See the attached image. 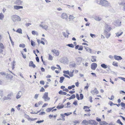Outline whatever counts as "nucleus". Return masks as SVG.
Returning <instances> with one entry per match:
<instances>
[{
  "mask_svg": "<svg viewBox=\"0 0 125 125\" xmlns=\"http://www.w3.org/2000/svg\"><path fill=\"white\" fill-rule=\"evenodd\" d=\"M45 113L44 112H41L39 114V115H45Z\"/></svg>",
  "mask_w": 125,
  "mask_h": 125,
  "instance_id": "obj_63",
  "label": "nucleus"
},
{
  "mask_svg": "<svg viewBox=\"0 0 125 125\" xmlns=\"http://www.w3.org/2000/svg\"><path fill=\"white\" fill-rule=\"evenodd\" d=\"M67 45L69 47H71V48H73L74 47V45L72 43L71 44H69Z\"/></svg>",
  "mask_w": 125,
  "mask_h": 125,
  "instance_id": "obj_41",
  "label": "nucleus"
},
{
  "mask_svg": "<svg viewBox=\"0 0 125 125\" xmlns=\"http://www.w3.org/2000/svg\"><path fill=\"white\" fill-rule=\"evenodd\" d=\"M75 18L73 16L70 15L69 16V19L71 20H73Z\"/></svg>",
  "mask_w": 125,
  "mask_h": 125,
  "instance_id": "obj_50",
  "label": "nucleus"
},
{
  "mask_svg": "<svg viewBox=\"0 0 125 125\" xmlns=\"http://www.w3.org/2000/svg\"><path fill=\"white\" fill-rule=\"evenodd\" d=\"M42 98L44 99L45 101L50 100V98L48 97V93L45 92L42 96Z\"/></svg>",
  "mask_w": 125,
  "mask_h": 125,
  "instance_id": "obj_4",
  "label": "nucleus"
},
{
  "mask_svg": "<svg viewBox=\"0 0 125 125\" xmlns=\"http://www.w3.org/2000/svg\"><path fill=\"white\" fill-rule=\"evenodd\" d=\"M60 115L61 116H62V120L64 121L65 120V119L64 118L65 115H64V114H61Z\"/></svg>",
  "mask_w": 125,
  "mask_h": 125,
  "instance_id": "obj_34",
  "label": "nucleus"
},
{
  "mask_svg": "<svg viewBox=\"0 0 125 125\" xmlns=\"http://www.w3.org/2000/svg\"><path fill=\"white\" fill-rule=\"evenodd\" d=\"M118 78L119 79H121V80H122L124 81L125 82V78H123V77H119Z\"/></svg>",
  "mask_w": 125,
  "mask_h": 125,
  "instance_id": "obj_61",
  "label": "nucleus"
},
{
  "mask_svg": "<svg viewBox=\"0 0 125 125\" xmlns=\"http://www.w3.org/2000/svg\"><path fill=\"white\" fill-rule=\"evenodd\" d=\"M11 18L12 20L14 22H18L21 20L20 17L16 15H13L12 17Z\"/></svg>",
  "mask_w": 125,
  "mask_h": 125,
  "instance_id": "obj_3",
  "label": "nucleus"
},
{
  "mask_svg": "<svg viewBox=\"0 0 125 125\" xmlns=\"http://www.w3.org/2000/svg\"><path fill=\"white\" fill-rule=\"evenodd\" d=\"M22 92L21 91H19L18 92L16 96V98L17 99L20 98L21 97L22 94Z\"/></svg>",
  "mask_w": 125,
  "mask_h": 125,
  "instance_id": "obj_12",
  "label": "nucleus"
},
{
  "mask_svg": "<svg viewBox=\"0 0 125 125\" xmlns=\"http://www.w3.org/2000/svg\"><path fill=\"white\" fill-rule=\"evenodd\" d=\"M74 72V70H73L72 72L70 71V73H69V75L70 77H72L73 76V73Z\"/></svg>",
  "mask_w": 125,
  "mask_h": 125,
  "instance_id": "obj_24",
  "label": "nucleus"
},
{
  "mask_svg": "<svg viewBox=\"0 0 125 125\" xmlns=\"http://www.w3.org/2000/svg\"><path fill=\"white\" fill-rule=\"evenodd\" d=\"M97 66V64L95 63H93L91 65V68L93 70H95Z\"/></svg>",
  "mask_w": 125,
  "mask_h": 125,
  "instance_id": "obj_7",
  "label": "nucleus"
},
{
  "mask_svg": "<svg viewBox=\"0 0 125 125\" xmlns=\"http://www.w3.org/2000/svg\"><path fill=\"white\" fill-rule=\"evenodd\" d=\"M121 5H125V0H124L122 1L121 3Z\"/></svg>",
  "mask_w": 125,
  "mask_h": 125,
  "instance_id": "obj_60",
  "label": "nucleus"
},
{
  "mask_svg": "<svg viewBox=\"0 0 125 125\" xmlns=\"http://www.w3.org/2000/svg\"><path fill=\"white\" fill-rule=\"evenodd\" d=\"M67 62V59L66 57H64L62 58L61 62L62 63H65Z\"/></svg>",
  "mask_w": 125,
  "mask_h": 125,
  "instance_id": "obj_11",
  "label": "nucleus"
},
{
  "mask_svg": "<svg viewBox=\"0 0 125 125\" xmlns=\"http://www.w3.org/2000/svg\"><path fill=\"white\" fill-rule=\"evenodd\" d=\"M99 123L100 125H106L108 124V123L104 121H101Z\"/></svg>",
  "mask_w": 125,
  "mask_h": 125,
  "instance_id": "obj_22",
  "label": "nucleus"
},
{
  "mask_svg": "<svg viewBox=\"0 0 125 125\" xmlns=\"http://www.w3.org/2000/svg\"><path fill=\"white\" fill-rule=\"evenodd\" d=\"M96 120L98 122H100L101 121V119L98 117H97L96 118Z\"/></svg>",
  "mask_w": 125,
  "mask_h": 125,
  "instance_id": "obj_58",
  "label": "nucleus"
},
{
  "mask_svg": "<svg viewBox=\"0 0 125 125\" xmlns=\"http://www.w3.org/2000/svg\"><path fill=\"white\" fill-rule=\"evenodd\" d=\"M73 104H74L75 105H78L77 104V101L76 100L74 101L73 103Z\"/></svg>",
  "mask_w": 125,
  "mask_h": 125,
  "instance_id": "obj_51",
  "label": "nucleus"
},
{
  "mask_svg": "<svg viewBox=\"0 0 125 125\" xmlns=\"http://www.w3.org/2000/svg\"><path fill=\"white\" fill-rule=\"evenodd\" d=\"M15 62V61H14L13 62H12V69H13L14 68V63Z\"/></svg>",
  "mask_w": 125,
  "mask_h": 125,
  "instance_id": "obj_47",
  "label": "nucleus"
},
{
  "mask_svg": "<svg viewBox=\"0 0 125 125\" xmlns=\"http://www.w3.org/2000/svg\"><path fill=\"white\" fill-rule=\"evenodd\" d=\"M123 33V32H122L120 34H118V33H115L116 34V36H117L118 37L120 36H121Z\"/></svg>",
  "mask_w": 125,
  "mask_h": 125,
  "instance_id": "obj_49",
  "label": "nucleus"
},
{
  "mask_svg": "<svg viewBox=\"0 0 125 125\" xmlns=\"http://www.w3.org/2000/svg\"><path fill=\"white\" fill-rule=\"evenodd\" d=\"M116 123L121 125H123V124L121 122L120 120L119 119H118L117 120Z\"/></svg>",
  "mask_w": 125,
  "mask_h": 125,
  "instance_id": "obj_31",
  "label": "nucleus"
},
{
  "mask_svg": "<svg viewBox=\"0 0 125 125\" xmlns=\"http://www.w3.org/2000/svg\"><path fill=\"white\" fill-rule=\"evenodd\" d=\"M79 48L78 49V50H82L83 49V47L82 46H79Z\"/></svg>",
  "mask_w": 125,
  "mask_h": 125,
  "instance_id": "obj_53",
  "label": "nucleus"
},
{
  "mask_svg": "<svg viewBox=\"0 0 125 125\" xmlns=\"http://www.w3.org/2000/svg\"><path fill=\"white\" fill-rule=\"evenodd\" d=\"M0 47L1 49H3L4 48V46L3 44L1 43L0 42Z\"/></svg>",
  "mask_w": 125,
  "mask_h": 125,
  "instance_id": "obj_44",
  "label": "nucleus"
},
{
  "mask_svg": "<svg viewBox=\"0 0 125 125\" xmlns=\"http://www.w3.org/2000/svg\"><path fill=\"white\" fill-rule=\"evenodd\" d=\"M96 2L104 7H107L110 5V3L106 0H96Z\"/></svg>",
  "mask_w": 125,
  "mask_h": 125,
  "instance_id": "obj_2",
  "label": "nucleus"
},
{
  "mask_svg": "<svg viewBox=\"0 0 125 125\" xmlns=\"http://www.w3.org/2000/svg\"><path fill=\"white\" fill-rule=\"evenodd\" d=\"M45 91V90L43 87H42L41 88V89L40 90V92H44Z\"/></svg>",
  "mask_w": 125,
  "mask_h": 125,
  "instance_id": "obj_55",
  "label": "nucleus"
},
{
  "mask_svg": "<svg viewBox=\"0 0 125 125\" xmlns=\"http://www.w3.org/2000/svg\"><path fill=\"white\" fill-rule=\"evenodd\" d=\"M72 114V112L65 113L64 114V115L66 116H68Z\"/></svg>",
  "mask_w": 125,
  "mask_h": 125,
  "instance_id": "obj_43",
  "label": "nucleus"
},
{
  "mask_svg": "<svg viewBox=\"0 0 125 125\" xmlns=\"http://www.w3.org/2000/svg\"><path fill=\"white\" fill-rule=\"evenodd\" d=\"M31 33L33 35H38L37 32L35 31H31Z\"/></svg>",
  "mask_w": 125,
  "mask_h": 125,
  "instance_id": "obj_28",
  "label": "nucleus"
},
{
  "mask_svg": "<svg viewBox=\"0 0 125 125\" xmlns=\"http://www.w3.org/2000/svg\"><path fill=\"white\" fill-rule=\"evenodd\" d=\"M31 45L33 46L35 45V43L32 40H31Z\"/></svg>",
  "mask_w": 125,
  "mask_h": 125,
  "instance_id": "obj_39",
  "label": "nucleus"
},
{
  "mask_svg": "<svg viewBox=\"0 0 125 125\" xmlns=\"http://www.w3.org/2000/svg\"><path fill=\"white\" fill-rule=\"evenodd\" d=\"M97 57L96 56H92L91 59V61L92 62H94L96 61Z\"/></svg>",
  "mask_w": 125,
  "mask_h": 125,
  "instance_id": "obj_19",
  "label": "nucleus"
},
{
  "mask_svg": "<svg viewBox=\"0 0 125 125\" xmlns=\"http://www.w3.org/2000/svg\"><path fill=\"white\" fill-rule=\"evenodd\" d=\"M65 78L63 76L60 77V83H62L63 82V81L64 79Z\"/></svg>",
  "mask_w": 125,
  "mask_h": 125,
  "instance_id": "obj_25",
  "label": "nucleus"
},
{
  "mask_svg": "<svg viewBox=\"0 0 125 125\" xmlns=\"http://www.w3.org/2000/svg\"><path fill=\"white\" fill-rule=\"evenodd\" d=\"M101 66L104 69H106L107 68V65L104 63L101 64Z\"/></svg>",
  "mask_w": 125,
  "mask_h": 125,
  "instance_id": "obj_26",
  "label": "nucleus"
},
{
  "mask_svg": "<svg viewBox=\"0 0 125 125\" xmlns=\"http://www.w3.org/2000/svg\"><path fill=\"white\" fill-rule=\"evenodd\" d=\"M121 22L119 20L115 21L114 25L116 26H120L121 25Z\"/></svg>",
  "mask_w": 125,
  "mask_h": 125,
  "instance_id": "obj_6",
  "label": "nucleus"
},
{
  "mask_svg": "<svg viewBox=\"0 0 125 125\" xmlns=\"http://www.w3.org/2000/svg\"><path fill=\"white\" fill-rule=\"evenodd\" d=\"M111 28L110 27L109 25L107 24H105L103 33L105 35L106 37L107 38H108L110 35V34L109 32L111 30Z\"/></svg>",
  "mask_w": 125,
  "mask_h": 125,
  "instance_id": "obj_1",
  "label": "nucleus"
},
{
  "mask_svg": "<svg viewBox=\"0 0 125 125\" xmlns=\"http://www.w3.org/2000/svg\"><path fill=\"white\" fill-rule=\"evenodd\" d=\"M52 56L50 54H49L48 57L49 60H52Z\"/></svg>",
  "mask_w": 125,
  "mask_h": 125,
  "instance_id": "obj_45",
  "label": "nucleus"
},
{
  "mask_svg": "<svg viewBox=\"0 0 125 125\" xmlns=\"http://www.w3.org/2000/svg\"><path fill=\"white\" fill-rule=\"evenodd\" d=\"M89 107H88L87 106H84L83 107V109L85 110V112H90L91 111V110L90 109H88L87 110V109H89Z\"/></svg>",
  "mask_w": 125,
  "mask_h": 125,
  "instance_id": "obj_18",
  "label": "nucleus"
},
{
  "mask_svg": "<svg viewBox=\"0 0 125 125\" xmlns=\"http://www.w3.org/2000/svg\"><path fill=\"white\" fill-rule=\"evenodd\" d=\"M44 121L43 120H42L38 121H37L36 122V123L40 124L41 123L43 122Z\"/></svg>",
  "mask_w": 125,
  "mask_h": 125,
  "instance_id": "obj_54",
  "label": "nucleus"
},
{
  "mask_svg": "<svg viewBox=\"0 0 125 125\" xmlns=\"http://www.w3.org/2000/svg\"><path fill=\"white\" fill-rule=\"evenodd\" d=\"M13 94L12 93H11L10 94H9L7 95L9 97H10L12 96H13Z\"/></svg>",
  "mask_w": 125,
  "mask_h": 125,
  "instance_id": "obj_64",
  "label": "nucleus"
},
{
  "mask_svg": "<svg viewBox=\"0 0 125 125\" xmlns=\"http://www.w3.org/2000/svg\"><path fill=\"white\" fill-rule=\"evenodd\" d=\"M76 60L78 65H79L81 63L82 58L81 57H78L76 58Z\"/></svg>",
  "mask_w": 125,
  "mask_h": 125,
  "instance_id": "obj_8",
  "label": "nucleus"
},
{
  "mask_svg": "<svg viewBox=\"0 0 125 125\" xmlns=\"http://www.w3.org/2000/svg\"><path fill=\"white\" fill-rule=\"evenodd\" d=\"M4 18V15L2 13H0V19L2 20Z\"/></svg>",
  "mask_w": 125,
  "mask_h": 125,
  "instance_id": "obj_38",
  "label": "nucleus"
},
{
  "mask_svg": "<svg viewBox=\"0 0 125 125\" xmlns=\"http://www.w3.org/2000/svg\"><path fill=\"white\" fill-rule=\"evenodd\" d=\"M114 98V96L113 95H112L111 96V98H110L109 97H108V99H110V100H112Z\"/></svg>",
  "mask_w": 125,
  "mask_h": 125,
  "instance_id": "obj_62",
  "label": "nucleus"
},
{
  "mask_svg": "<svg viewBox=\"0 0 125 125\" xmlns=\"http://www.w3.org/2000/svg\"><path fill=\"white\" fill-rule=\"evenodd\" d=\"M91 93L93 95H94L95 94H98L99 92L97 90L96 88H95L94 89V90H92L91 92Z\"/></svg>",
  "mask_w": 125,
  "mask_h": 125,
  "instance_id": "obj_9",
  "label": "nucleus"
},
{
  "mask_svg": "<svg viewBox=\"0 0 125 125\" xmlns=\"http://www.w3.org/2000/svg\"><path fill=\"white\" fill-rule=\"evenodd\" d=\"M71 66L73 67H75L76 65V64L75 63H73V64H72L71 65Z\"/></svg>",
  "mask_w": 125,
  "mask_h": 125,
  "instance_id": "obj_52",
  "label": "nucleus"
},
{
  "mask_svg": "<svg viewBox=\"0 0 125 125\" xmlns=\"http://www.w3.org/2000/svg\"><path fill=\"white\" fill-rule=\"evenodd\" d=\"M83 124L87 125L89 124V121H88L85 120H83L82 123Z\"/></svg>",
  "mask_w": 125,
  "mask_h": 125,
  "instance_id": "obj_21",
  "label": "nucleus"
},
{
  "mask_svg": "<svg viewBox=\"0 0 125 125\" xmlns=\"http://www.w3.org/2000/svg\"><path fill=\"white\" fill-rule=\"evenodd\" d=\"M9 38H10V40L11 42V43L12 44V45H13L14 44V42L12 40L11 38V37L10 36V35H9Z\"/></svg>",
  "mask_w": 125,
  "mask_h": 125,
  "instance_id": "obj_59",
  "label": "nucleus"
},
{
  "mask_svg": "<svg viewBox=\"0 0 125 125\" xmlns=\"http://www.w3.org/2000/svg\"><path fill=\"white\" fill-rule=\"evenodd\" d=\"M16 32L20 33H22V30L20 28H19L16 30Z\"/></svg>",
  "mask_w": 125,
  "mask_h": 125,
  "instance_id": "obj_30",
  "label": "nucleus"
},
{
  "mask_svg": "<svg viewBox=\"0 0 125 125\" xmlns=\"http://www.w3.org/2000/svg\"><path fill=\"white\" fill-rule=\"evenodd\" d=\"M75 87V85H72L71 86H68V89L69 90H71L72 88Z\"/></svg>",
  "mask_w": 125,
  "mask_h": 125,
  "instance_id": "obj_33",
  "label": "nucleus"
},
{
  "mask_svg": "<svg viewBox=\"0 0 125 125\" xmlns=\"http://www.w3.org/2000/svg\"><path fill=\"white\" fill-rule=\"evenodd\" d=\"M39 26L41 27L43 29L47 30V29L48 26L46 25H42V24H40Z\"/></svg>",
  "mask_w": 125,
  "mask_h": 125,
  "instance_id": "obj_17",
  "label": "nucleus"
},
{
  "mask_svg": "<svg viewBox=\"0 0 125 125\" xmlns=\"http://www.w3.org/2000/svg\"><path fill=\"white\" fill-rule=\"evenodd\" d=\"M71 97L72 99H73L75 98V96L74 94H73L71 96Z\"/></svg>",
  "mask_w": 125,
  "mask_h": 125,
  "instance_id": "obj_57",
  "label": "nucleus"
},
{
  "mask_svg": "<svg viewBox=\"0 0 125 125\" xmlns=\"http://www.w3.org/2000/svg\"><path fill=\"white\" fill-rule=\"evenodd\" d=\"M63 73L67 74L69 75V72L68 70L64 71H63Z\"/></svg>",
  "mask_w": 125,
  "mask_h": 125,
  "instance_id": "obj_37",
  "label": "nucleus"
},
{
  "mask_svg": "<svg viewBox=\"0 0 125 125\" xmlns=\"http://www.w3.org/2000/svg\"><path fill=\"white\" fill-rule=\"evenodd\" d=\"M27 116L28 117V119L29 121L31 120V121H33L37 119V118H31L29 117V116L28 115Z\"/></svg>",
  "mask_w": 125,
  "mask_h": 125,
  "instance_id": "obj_27",
  "label": "nucleus"
},
{
  "mask_svg": "<svg viewBox=\"0 0 125 125\" xmlns=\"http://www.w3.org/2000/svg\"><path fill=\"white\" fill-rule=\"evenodd\" d=\"M29 67H31L33 68H34L36 67L35 65L33 63L32 61H31L29 63Z\"/></svg>",
  "mask_w": 125,
  "mask_h": 125,
  "instance_id": "obj_15",
  "label": "nucleus"
},
{
  "mask_svg": "<svg viewBox=\"0 0 125 125\" xmlns=\"http://www.w3.org/2000/svg\"><path fill=\"white\" fill-rule=\"evenodd\" d=\"M120 105L122 107H124L125 106V104L123 102H122L120 104Z\"/></svg>",
  "mask_w": 125,
  "mask_h": 125,
  "instance_id": "obj_56",
  "label": "nucleus"
},
{
  "mask_svg": "<svg viewBox=\"0 0 125 125\" xmlns=\"http://www.w3.org/2000/svg\"><path fill=\"white\" fill-rule=\"evenodd\" d=\"M112 64L115 66H118V63L117 62H113Z\"/></svg>",
  "mask_w": 125,
  "mask_h": 125,
  "instance_id": "obj_40",
  "label": "nucleus"
},
{
  "mask_svg": "<svg viewBox=\"0 0 125 125\" xmlns=\"http://www.w3.org/2000/svg\"><path fill=\"white\" fill-rule=\"evenodd\" d=\"M94 19L97 21H100L102 19L101 18L99 17H96L94 18Z\"/></svg>",
  "mask_w": 125,
  "mask_h": 125,
  "instance_id": "obj_36",
  "label": "nucleus"
},
{
  "mask_svg": "<svg viewBox=\"0 0 125 125\" xmlns=\"http://www.w3.org/2000/svg\"><path fill=\"white\" fill-rule=\"evenodd\" d=\"M114 58L115 60L118 61H120L122 59V58L121 56H117L116 55L114 56Z\"/></svg>",
  "mask_w": 125,
  "mask_h": 125,
  "instance_id": "obj_10",
  "label": "nucleus"
},
{
  "mask_svg": "<svg viewBox=\"0 0 125 125\" xmlns=\"http://www.w3.org/2000/svg\"><path fill=\"white\" fill-rule=\"evenodd\" d=\"M89 124L91 125H97L98 124V123L95 120H89Z\"/></svg>",
  "mask_w": 125,
  "mask_h": 125,
  "instance_id": "obj_5",
  "label": "nucleus"
},
{
  "mask_svg": "<svg viewBox=\"0 0 125 125\" xmlns=\"http://www.w3.org/2000/svg\"><path fill=\"white\" fill-rule=\"evenodd\" d=\"M19 46L20 47H22V48H24L25 46V44H20L19 45Z\"/></svg>",
  "mask_w": 125,
  "mask_h": 125,
  "instance_id": "obj_46",
  "label": "nucleus"
},
{
  "mask_svg": "<svg viewBox=\"0 0 125 125\" xmlns=\"http://www.w3.org/2000/svg\"><path fill=\"white\" fill-rule=\"evenodd\" d=\"M23 7L21 6L15 5L14 6V8L15 10H18L20 9H22Z\"/></svg>",
  "mask_w": 125,
  "mask_h": 125,
  "instance_id": "obj_14",
  "label": "nucleus"
},
{
  "mask_svg": "<svg viewBox=\"0 0 125 125\" xmlns=\"http://www.w3.org/2000/svg\"><path fill=\"white\" fill-rule=\"evenodd\" d=\"M3 90H0V99H1L3 96Z\"/></svg>",
  "mask_w": 125,
  "mask_h": 125,
  "instance_id": "obj_35",
  "label": "nucleus"
},
{
  "mask_svg": "<svg viewBox=\"0 0 125 125\" xmlns=\"http://www.w3.org/2000/svg\"><path fill=\"white\" fill-rule=\"evenodd\" d=\"M64 107L63 105H58L56 107V108L58 109H60L63 108Z\"/></svg>",
  "mask_w": 125,
  "mask_h": 125,
  "instance_id": "obj_29",
  "label": "nucleus"
},
{
  "mask_svg": "<svg viewBox=\"0 0 125 125\" xmlns=\"http://www.w3.org/2000/svg\"><path fill=\"white\" fill-rule=\"evenodd\" d=\"M59 94L61 95H66L67 93L61 90L60 91L58 92Z\"/></svg>",
  "mask_w": 125,
  "mask_h": 125,
  "instance_id": "obj_20",
  "label": "nucleus"
},
{
  "mask_svg": "<svg viewBox=\"0 0 125 125\" xmlns=\"http://www.w3.org/2000/svg\"><path fill=\"white\" fill-rule=\"evenodd\" d=\"M52 110V108H49L46 109V111L47 112H50Z\"/></svg>",
  "mask_w": 125,
  "mask_h": 125,
  "instance_id": "obj_32",
  "label": "nucleus"
},
{
  "mask_svg": "<svg viewBox=\"0 0 125 125\" xmlns=\"http://www.w3.org/2000/svg\"><path fill=\"white\" fill-rule=\"evenodd\" d=\"M76 98L77 99V100H80V97H79V94H78L77 93L76 94Z\"/></svg>",
  "mask_w": 125,
  "mask_h": 125,
  "instance_id": "obj_48",
  "label": "nucleus"
},
{
  "mask_svg": "<svg viewBox=\"0 0 125 125\" xmlns=\"http://www.w3.org/2000/svg\"><path fill=\"white\" fill-rule=\"evenodd\" d=\"M80 99L81 100L83 99V96L82 94H80Z\"/></svg>",
  "mask_w": 125,
  "mask_h": 125,
  "instance_id": "obj_42",
  "label": "nucleus"
},
{
  "mask_svg": "<svg viewBox=\"0 0 125 125\" xmlns=\"http://www.w3.org/2000/svg\"><path fill=\"white\" fill-rule=\"evenodd\" d=\"M22 1H21V0H17L14 2V3L18 5H20L22 3Z\"/></svg>",
  "mask_w": 125,
  "mask_h": 125,
  "instance_id": "obj_13",
  "label": "nucleus"
},
{
  "mask_svg": "<svg viewBox=\"0 0 125 125\" xmlns=\"http://www.w3.org/2000/svg\"><path fill=\"white\" fill-rule=\"evenodd\" d=\"M61 17L63 19H66L67 18V16L66 13H63L61 15Z\"/></svg>",
  "mask_w": 125,
  "mask_h": 125,
  "instance_id": "obj_16",
  "label": "nucleus"
},
{
  "mask_svg": "<svg viewBox=\"0 0 125 125\" xmlns=\"http://www.w3.org/2000/svg\"><path fill=\"white\" fill-rule=\"evenodd\" d=\"M52 52L56 54L57 55H58L59 54V52L55 50H52Z\"/></svg>",
  "mask_w": 125,
  "mask_h": 125,
  "instance_id": "obj_23",
  "label": "nucleus"
}]
</instances>
